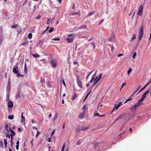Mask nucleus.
Segmentation results:
<instances>
[{"instance_id":"1","label":"nucleus","mask_w":151,"mask_h":151,"mask_svg":"<svg viewBox=\"0 0 151 151\" xmlns=\"http://www.w3.org/2000/svg\"><path fill=\"white\" fill-rule=\"evenodd\" d=\"M144 27L143 26H141L139 28V34L138 36V42L141 41V39L144 35Z\"/></svg>"},{"instance_id":"2","label":"nucleus","mask_w":151,"mask_h":151,"mask_svg":"<svg viewBox=\"0 0 151 151\" xmlns=\"http://www.w3.org/2000/svg\"><path fill=\"white\" fill-rule=\"evenodd\" d=\"M142 101L139 100L135 105L131 107L130 110H135L136 109L139 107L142 104Z\"/></svg>"},{"instance_id":"3","label":"nucleus","mask_w":151,"mask_h":151,"mask_svg":"<svg viewBox=\"0 0 151 151\" xmlns=\"http://www.w3.org/2000/svg\"><path fill=\"white\" fill-rule=\"evenodd\" d=\"M50 63L53 68H55L57 66L58 61L56 60L52 59Z\"/></svg>"},{"instance_id":"4","label":"nucleus","mask_w":151,"mask_h":151,"mask_svg":"<svg viewBox=\"0 0 151 151\" xmlns=\"http://www.w3.org/2000/svg\"><path fill=\"white\" fill-rule=\"evenodd\" d=\"M143 6L142 5L140 6L138 9V14L139 15H141L142 14L143 12Z\"/></svg>"},{"instance_id":"5","label":"nucleus","mask_w":151,"mask_h":151,"mask_svg":"<svg viewBox=\"0 0 151 151\" xmlns=\"http://www.w3.org/2000/svg\"><path fill=\"white\" fill-rule=\"evenodd\" d=\"M21 90L20 88H19L17 91L16 95V99L17 100L19 98H20L21 95Z\"/></svg>"},{"instance_id":"6","label":"nucleus","mask_w":151,"mask_h":151,"mask_svg":"<svg viewBox=\"0 0 151 151\" xmlns=\"http://www.w3.org/2000/svg\"><path fill=\"white\" fill-rule=\"evenodd\" d=\"M149 90L147 91L144 93L142 96V98L139 100L142 102L144 101L146 97V95L149 92Z\"/></svg>"},{"instance_id":"7","label":"nucleus","mask_w":151,"mask_h":151,"mask_svg":"<svg viewBox=\"0 0 151 151\" xmlns=\"http://www.w3.org/2000/svg\"><path fill=\"white\" fill-rule=\"evenodd\" d=\"M77 82L78 85L81 88H83V86L82 85V83H81V81L79 79V77H78L77 78Z\"/></svg>"},{"instance_id":"8","label":"nucleus","mask_w":151,"mask_h":151,"mask_svg":"<svg viewBox=\"0 0 151 151\" xmlns=\"http://www.w3.org/2000/svg\"><path fill=\"white\" fill-rule=\"evenodd\" d=\"M101 143L100 142H96L95 143L94 145V147L95 148H97L99 145V150H100L102 149V148L103 147V146H102L101 148L100 147V145H101Z\"/></svg>"},{"instance_id":"9","label":"nucleus","mask_w":151,"mask_h":151,"mask_svg":"<svg viewBox=\"0 0 151 151\" xmlns=\"http://www.w3.org/2000/svg\"><path fill=\"white\" fill-rule=\"evenodd\" d=\"M8 106L9 108H12L13 106V102L11 101H9L8 103Z\"/></svg>"},{"instance_id":"10","label":"nucleus","mask_w":151,"mask_h":151,"mask_svg":"<svg viewBox=\"0 0 151 151\" xmlns=\"http://www.w3.org/2000/svg\"><path fill=\"white\" fill-rule=\"evenodd\" d=\"M18 67H14L13 68V72L15 74H17L19 72Z\"/></svg>"},{"instance_id":"11","label":"nucleus","mask_w":151,"mask_h":151,"mask_svg":"<svg viewBox=\"0 0 151 151\" xmlns=\"http://www.w3.org/2000/svg\"><path fill=\"white\" fill-rule=\"evenodd\" d=\"M149 84V83H147L139 91V92H138V93L137 94V95L139 93H140L143 90H144V89H145L147 87V85H148Z\"/></svg>"},{"instance_id":"12","label":"nucleus","mask_w":151,"mask_h":151,"mask_svg":"<svg viewBox=\"0 0 151 151\" xmlns=\"http://www.w3.org/2000/svg\"><path fill=\"white\" fill-rule=\"evenodd\" d=\"M67 40L68 41V42L71 43L72 42L73 40V38H67Z\"/></svg>"},{"instance_id":"13","label":"nucleus","mask_w":151,"mask_h":151,"mask_svg":"<svg viewBox=\"0 0 151 151\" xmlns=\"http://www.w3.org/2000/svg\"><path fill=\"white\" fill-rule=\"evenodd\" d=\"M23 112H22V116H21V119L22 120H21V122L23 123V122H25V117L23 116Z\"/></svg>"},{"instance_id":"14","label":"nucleus","mask_w":151,"mask_h":151,"mask_svg":"<svg viewBox=\"0 0 151 151\" xmlns=\"http://www.w3.org/2000/svg\"><path fill=\"white\" fill-rule=\"evenodd\" d=\"M108 40L110 42L113 41L115 40V37L114 35L112 36L111 37L108 39Z\"/></svg>"},{"instance_id":"15","label":"nucleus","mask_w":151,"mask_h":151,"mask_svg":"<svg viewBox=\"0 0 151 151\" xmlns=\"http://www.w3.org/2000/svg\"><path fill=\"white\" fill-rule=\"evenodd\" d=\"M87 29V26L85 25H84L82 26H81L78 27L77 29Z\"/></svg>"},{"instance_id":"16","label":"nucleus","mask_w":151,"mask_h":151,"mask_svg":"<svg viewBox=\"0 0 151 151\" xmlns=\"http://www.w3.org/2000/svg\"><path fill=\"white\" fill-rule=\"evenodd\" d=\"M17 33L19 34L22 33V29L21 27L18 28L17 29Z\"/></svg>"},{"instance_id":"17","label":"nucleus","mask_w":151,"mask_h":151,"mask_svg":"<svg viewBox=\"0 0 151 151\" xmlns=\"http://www.w3.org/2000/svg\"><path fill=\"white\" fill-rule=\"evenodd\" d=\"M11 90L10 86H7L6 87V92L7 93H10Z\"/></svg>"},{"instance_id":"18","label":"nucleus","mask_w":151,"mask_h":151,"mask_svg":"<svg viewBox=\"0 0 151 151\" xmlns=\"http://www.w3.org/2000/svg\"><path fill=\"white\" fill-rule=\"evenodd\" d=\"M123 117V115H120V116H119L115 120V121H114V122H115L116 121H117L119 119H122V117Z\"/></svg>"},{"instance_id":"19","label":"nucleus","mask_w":151,"mask_h":151,"mask_svg":"<svg viewBox=\"0 0 151 151\" xmlns=\"http://www.w3.org/2000/svg\"><path fill=\"white\" fill-rule=\"evenodd\" d=\"M133 96V95H132L129 97V98L126 100V101L124 103V104H125L126 103L128 102V101L131 100L132 99V97Z\"/></svg>"},{"instance_id":"20","label":"nucleus","mask_w":151,"mask_h":151,"mask_svg":"<svg viewBox=\"0 0 151 151\" xmlns=\"http://www.w3.org/2000/svg\"><path fill=\"white\" fill-rule=\"evenodd\" d=\"M43 42L42 41V40H39V42L37 45V46L38 45H39V46L41 47L43 45Z\"/></svg>"},{"instance_id":"21","label":"nucleus","mask_w":151,"mask_h":151,"mask_svg":"<svg viewBox=\"0 0 151 151\" xmlns=\"http://www.w3.org/2000/svg\"><path fill=\"white\" fill-rule=\"evenodd\" d=\"M84 112L83 113H81L80 114L79 116V118H80L81 119H82L84 116Z\"/></svg>"},{"instance_id":"22","label":"nucleus","mask_w":151,"mask_h":151,"mask_svg":"<svg viewBox=\"0 0 151 151\" xmlns=\"http://www.w3.org/2000/svg\"><path fill=\"white\" fill-rule=\"evenodd\" d=\"M25 73L26 74L27 73V68L26 66V63H25L24 64V70Z\"/></svg>"},{"instance_id":"23","label":"nucleus","mask_w":151,"mask_h":151,"mask_svg":"<svg viewBox=\"0 0 151 151\" xmlns=\"http://www.w3.org/2000/svg\"><path fill=\"white\" fill-rule=\"evenodd\" d=\"M78 14V15L79 14H80V13H79V12H71L70 14L71 15H74V14Z\"/></svg>"},{"instance_id":"24","label":"nucleus","mask_w":151,"mask_h":151,"mask_svg":"<svg viewBox=\"0 0 151 151\" xmlns=\"http://www.w3.org/2000/svg\"><path fill=\"white\" fill-rule=\"evenodd\" d=\"M122 102H119V103L118 104L116 108V110L118 109L119 107L120 106L122 105Z\"/></svg>"},{"instance_id":"25","label":"nucleus","mask_w":151,"mask_h":151,"mask_svg":"<svg viewBox=\"0 0 151 151\" xmlns=\"http://www.w3.org/2000/svg\"><path fill=\"white\" fill-rule=\"evenodd\" d=\"M14 117V115H10L8 116V118L11 120Z\"/></svg>"},{"instance_id":"26","label":"nucleus","mask_w":151,"mask_h":151,"mask_svg":"<svg viewBox=\"0 0 151 151\" xmlns=\"http://www.w3.org/2000/svg\"><path fill=\"white\" fill-rule=\"evenodd\" d=\"M4 140L5 147L6 148L7 147V141L6 139H4Z\"/></svg>"},{"instance_id":"27","label":"nucleus","mask_w":151,"mask_h":151,"mask_svg":"<svg viewBox=\"0 0 151 151\" xmlns=\"http://www.w3.org/2000/svg\"><path fill=\"white\" fill-rule=\"evenodd\" d=\"M28 38L29 39H31L32 37V34L31 33H29L28 35Z\"/></svg>"},{"instance_id":"28","label":"nucleus","mask_w":151,"mask_h":151,"mask_svg":"<svg viewBox=\"0 0 151 151\" xmlns=\"http://www.w3.org/2000/svg\"><path fill=\"white\" fill-rule=\"evenodd\" d=\"M28 41L24 42L21 44V45H22L23 46H24L28 44Z\"/></svg>"},{"instance_id":"29","label":"nucleus","mask_w":151,"mask_h":151,"mask_svg":"<svg viewBox=\"0 0 151 151\" xmlns=\"http://www.w3.org/2000/svg\"><path fill=\"white\" fill-rule=\"evenodd\" d=\"M32 55L33 56V57L35 58H36L37 57H39L40 56L37 54H32Z\"/></svg>"},{"instance_id":"30","label":"nucleus","mask_w":151,"mask_h":151,"mask_svg":"<svg viewBox=\"0 0 151 151\" xmlns=\"http://www.w3.org/2000/svg\"><path fill=\"white\" fill-rule=\"evenodd\" d=\"M9 93H7L6 94V97L7 99L6 100V101H9Z\"/></svg>"},{"instance_id":"31","label":"nucleus","mask_w":151,"mask_h":151,"mask_svg":"<svg viewBox=\"0 0 151 151\" xmlns=\"http://www.w3.org/2000/svg\"><path fill=\"white\" fill-rule=\"evenodd\" d=\"M75 95H74L72 97V101H74V100L76 98V92H75Z\"/></svg>"},{"instance_id":"32","label":"nucleus","mask_w":151,"mask_h":151,"mask_svg":"<svg viewBox=\"0 0 151 151\" xmlns=\"http://www.w3.org/2000/svg\"><path fill=\"white\" fill-rule=\"evenodd\" d=\"M99 113L97 112H95L93 115V116L94 117H96V116H99Z\"/></svg>"},{"instance_id":"33","label":"nucleus","mask_w":151,"mask_h":151,"mask_svg":"<svg viewBox=\"0 0 151 151\" xmlns=\"http://www.w3.org/2000/svg\"><path fill=\"white\" fill-rule=\"evenodd\" d=\"M94 13V12H90L89 14L86 17V18L88 17L89 16H90L91 15H92Z\"/></svg>"},{"instance_id":"34","label":"nucleus","mask_w":151,"mask_h":151,"mask_svg":"<svg viewBox=\"0 0 151 151\" xmlns=\"http://www.w3.org/2000/svg\"><path fill=\"white\" fill-rule=\"evenodd\" d=\"M19 27V26L17 24H16L15 25H12L11 26V28H17V27Z\"/></svg>"},{"instance_id":"35","label":"nucleus","mask_w":151,"mask_h":151,"mask_svg":"<svg viewBox=\"0 0 151 151\" xmlns=\"http://www.w3.org/2000/svg\"><path fill=\"white\" fill-rule=\"evenodd\" d=\"M82 142V141H81V140H78L77 142L76 143V144L77 145H80L81 143Z\"/></svg>"},{"instance_id":"36","label":"nucleus","mask_w":151,"mask_h":151,"mask_svg":"<svg viewBox=\"0 0 151 151\" xmlns=\"http://www.w3.org/2000/svg\"><path fill=\"white\" fill-rule=\"evenodd\" d=\"M54 29V28L51 27L50 28V29L48 30L49 33H51L52 32Z\"/></svg>"},{"instance_id":"37","label":"nucleus","mask_w":151,"mask_h":151,"mask_svg":"<svg viewBox=\"0 0 151 151\" xmlns=\"http://www.w3.org/2000/svg\"><path fill=\"white\" fill-rule=\"evenodd\" d=\"M10 132L11 133V135H15V132H14L13 130H11Z\"/></svg>"},{"instance_id":"38","label":"nucleus","mask_w":151,"mask_h":151,"mask_svg":"<svg viewBox=\"0 0 151 151\" xmlns=\"http://www.w3.org/2000/svg\"><path fill=\"white\" fill-rule=\"evenodd\" d=\"M136 35L135 34H134L132 37V40H134V39L136 38Z\"/></svg>"},{"instance_id":"39","label":"nucleus","mask_w":151,"mask_h":151,"mask_svg":"<svg viewBox=\"0 0 151 151\" xmlns=\"http://www.w3.org/2000/svg\"><path fill=\"white\" fill-rule=\"evenodd\" d=\"M52 40H55V41H59L60 40V38H53L52 39Z\"/></svg>"},{"instance_id":"40","label":"nucleus","mask_w":151,"mask_h":151,"mask_svg":"<svg viewBox=\"0 0 151 151\" xmlns=\"http://www.w3.org/2000/svg\"><path fill=\"white\" fill-rule=\"evenodd\" d=\"M137 55V53L136 52H134L132 56V58L134 59L135 58V57Z\"/></svg>"},{"instance_id":"41","label":"nucleus","mask_w":151,"mask_h":151,"mask_svg":"<svg viewBox=\"0 0 151 151\" xmlns=\"http://www.w3.org/2000/svg\"><path fill=\"white\" fill-rule=\"evenodd\" d=\"M88 128V127H83L81 129V130L82 131H83L87 129Z\"/></svg>"},{"instance_id":"42","label":"nucleus","mask_w":151,"mask_h":151,"mask_svg":"<svg viewBox=\"0 0 151 151\" xmlns=\"http://www.w3.org/2000/svg\"><path fill=\"white\" fill-rule=\"evenodd\" d=\"M65 143H64V145H63L61 151H64V150H65Z\"/></svg>"},{"instance_id":"43","label":"nucleus","mask_w":151,"mask_h":151,"mask_svg":"<svg viewBox=\"0 0 151 151\" xmlns=\"http://www.w3.org/2000/svg\"><path fill=\"white\" fill-rule=\"evenodd\" d=\"M132 70L131 68H129V70H128V71H127V73L128 74V75H129L130 74V73L131 72Z\"/></svg>"},{"instance_id":"44","label":"nucleus","mask_w":151,"mask_h":151,"mask_svg":"<svg viewBox=\"0 0 151 151\" xmlns=\"http://www.w3.org/2000/svg\"><path fill=\"white\" fill-rule=\"evenodd\" d=\"M10 134L7 132L6 133V137H8L9 139H10Z\"/></svg>"},{"instance_id":"45","label":"nucleus","mask_w":151,"mask_h":151,"mask_svg":"<svg viewBox=\"0 0 151 151\" xmlns=\"http://www.w3.org/2000/svg\"><path fill=\"white\" fill-rule=\"evenodd\" d=\"M96 73H97V71H96L95 72V73H94V74L93 75V76L92 77V78H93L94 79L95 77L96 76Z\"/></svg>"},{"instance_id":"46","label":"nucleus","mask_w":151,"mask_h":151,"mask_svg":"<svg viewBox=\"0 0 151 151\" xmlns=\"http://www.w3.org/2000/svg\"><path fill=\"white\" fill-rule=\"evenodd\" d=\"M104 19H102L99 22L98 25H99L101 24H102L104 22Z\"/></svg>"},{"instance_id":"47","label":"nucleus","mask_w":151,"mask_h":151,"mask_svg":"<svg viewBox=\"0 0 151 151\" xmlns=\"http://www.w3.org/2000/svg\"><path fill=\"white\" fill-rule=\"evenodd\" d=\"M99 80L97 79V80H96V79H94V83L96 84L97 82L99 81Z\"/></svg>"},{"instance_id":"48","label":"nucleus","mask_w":151,"mask_h":151,"mask_svg":"<svg viewBox=\"0 0 151 151\" xmlns=\"http://www.w3.org/2000/svg\"><path fill=\"white\" fill-rule=\"evenodd\" d=\"M126 85V82H124V83H123L122 85V87H121V88L120 89V90H121V89H122V88L124 86H125V85Z\"/></svg>"},{"instance_id":"49","label":"nucleus","mask_w":151,"mask_h":151,"mask_svg":"<svg viewBox=\"0 0 151 151\" xmlns=\"http://www.w3.org/2000/svg\"><path fill=\"white\" fill-rule=\"evenodd\" d=\"M91 91L90 92L86 95V96L85 98H86V99H87L88 96L89 95L90 93H91Z\"/></svg>"},{"instance_id":"50","label":"nucleus","mask_w":151,"mask_h":151,"mask_svg":"<svg viewBox=\"0 0 151 151\" xmlns=\"http://www.w3.org/2000/svg\"><path fill=\"white\" fill-rule=\"evenodd\" d=\"M114 47L112 46L111 47V51L112 52H114Z\"/></svg>"},{"instance_id":"51","label":"nucleus","mask_w":151,"mask_h":151,"mask_svg":"<svg viewBox=\"0 0 151 151\" xmlns=\"http://www.w3.org/2000/svg\"><path fill=\"white\" fill-rule=\"evenodd\" d=\"M55 132V129H53L51 134V136L53 135Z\"/></svg>"},{"instance_id":"52","label":"nucleus","mask_w":151,"mask_h":151,"mask_svg":"<svg viewBox=\"0 0 151 151\" xmlns=\"http://www.w3.org/2000/svg\"><path fill=\"white\" fill-rule=\"evenodd\" d=\"M0 30L1 31V33H2L3 32V27L2 26H0Z\"/></svg>"},{"instance_id":"53","label":"nucleus","mask_w":151,"mask_h":151,"mask_svg":"<svg viewBox=\"0 0 151 151\" xmlns=\"http://www.w3.org/2000/svg\"><path fill=\"white\" fill-rule=\"evenodd\" d=\"M47 86H48L49 87H51V85H50V83L49 82H47Z\"/></svg>"},{"instance_id":"54","label":"nucleus","mask_w":151,"mask_h":151,"mask_svg":"<svg viewBox=\"0 0 151 151\" xmlns=\"http://www.w3.org/2000/svg\"><path fill=\"white\" fill-rule=\"evenodd\" d=\"M40 134V132L39 131H37V134H36V137H38Z\"/></svg>"},{"instance_id":"55","label":"nucleus","mask_w":151,"mask_h":151,"mask_svg":"<svg viewBox=\"0 0 151 151\" xmlns=\"http://www.w3.org/2000/svg\"><path fill=\"white\" fill-rule=\"evenodd\" d=\"M7 86H10V80L9 79V81H8Z\"/></svg>"},{"instance_id":"56","label":"nucleus","mask_w":151,"mask_h":151,"mask_svg":"<svg viewBox=\"0 0 151 151\" xmlns=\"http://www.w3.org/2000/svg\"><path fill=\"white\" fill-rule=\"evenodd\" d=\"M96 84L94 83V84L91 87H90V89L91 91L93 87Z\"/></svg>"},{"instance_id":"57","label":"nucleus","mask_w":151,"mask_h":151,"mask_svg":"<svg viewBox=\"0 0 151 151\" xmlns=\"http://www.w3.org/2000/svg\"><path fill=\"white\" fill-rule=\"evenodd\" d=\"M140 87V86L138 87V89L136 90V91L133 93V94L132 95H133L135 94V93H136L137 91L139 90V88Z\"/></svg>"},{"instance_id":"58","label":"nucleus","mask_w":151,"mask_h":151,"mask_svg":"<svg viewBox=\"0 0 151 151\" xmlns=\"http://www.w3.org/2000/svg\"><path fill=\"white\" fill-rule=\"evenodd\" d=\"M41 17V16L40 15H38L37 17H35V18L36 19H40Z\"/></svg>"},{"instance_id":"59","label":"nucleus","mask_w":151,"mask_h":151,"mask_svg":"<svg viewBox=\"0 0 151 151\" xmlns=\"http://www.w3.org/2000/svg\"><path fill=\"white\" fill-rule=\"evenodd\" d=\"M102 75V74H100L99 75V78H98V80H100V79H101V77Z\"/></svg>"},{"instance_id":"60","label":"nucleus","mask_w":151,"mask_h":151,"mask_svg":"<svg viewBox=\"0 0 151 151\" xmlns=\"http://www.w3.org/2000/svg\"><path fill=\"white\" fill-rule=\"evenodd\" d=\"M19 65V63L18 62L16 63V65L15 66H14V67H16V68L18 67Z\"/></svg>"},{"instance_id":"61","label":"nucleus","mask_w":151,"mask_h":151,"mask_svg":"<svg viewBox=\"0 0 151 151\" xmlns=\"http://www.w3.org/2000/svg\"><path fill=\"white\" fill-rule=\"evenodd\" d=\"M62 83H63V84L64 85V86L65 87H66V85L65 84V82L63 80Z\"/></svg>"},{"instance_id":"62","label":"nucleus","mask_w":151,"mask_h":151,"mask_svg":"<svg viewBox=\"0 0 151 151\" xmlns=\"http://www.w3.org/2000/svg\"><path fill=\"white\" fill-rule=\"evenodd\" d=\"M28 1V0H26L24 2V3L22 4V5L23 6H24L26 4V3L27 2V1Z\"/></svg>"},{"instance_id":"63","label":"nucleus","mask_w":151,"mask_h":151,"mask_svg":"<svg viewBox=\"0 0 151 151\" xmlns=\"http://www.w3.org/2000/svg\"><path fill=\"white\" fill-rule=\"evenodd\" d=\"M0 144H1V146H3V142L2 140H0Z\"/></svg>"},{"instance_id":"64","label":"nucleus","mask_w":151,"mask_h":151,"mask_svg":"<svg viewBox=\"0 0 151 151\" xmlns=\"http://www.w3.org/2000/svg\"><path fill=\"white\" fill-rule=\"evenodd\" d=\"M93 80H94V79L92 78H91V80H90V81L89 82V83H92L93 82Z\"/></svg>"}]
</instances>
